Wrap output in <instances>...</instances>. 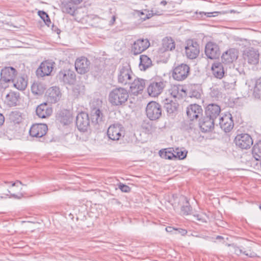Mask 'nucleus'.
<instances>
[{"label": "nucleus", "mask_w": 261, "mask_h": 261, "mask_svg": "<svg viewBox=\"0 0 261 261\" xmlns=\"http://www.w3.org/2000/svg\"><path fill=\"white\" fill-rule=\"evenodd\" d=\"M169 94L173 98H182L187 95V92L182 86L180 85H172L168 90Z\"/></svg>", "instance_id": "nucleus-24"}, {"label": "nucleus", "mask_w": 261, "mask_h": 261, "mask_svg": "<svg viewBox=\"0 0 261 261\" xmlns=\"http://www.w3.org/2000/svg\"><path fill=\"white\" fill-rule=\"evenodd\" d=\"M165 159L171 160L173 158H175V154H174L170 151H166L165 152Z\"/></svg>", "instance_id": "nucleus-50"}, {"label": "nucleus", "mask_w": 261, "mask_h": 261, "mask_svg": "<svg viewBox=\"0 0 261 261\" xmlns=\"http://www.w3.org/2000/svg\"><path fill=\"white\" fill-rule=\"evenodd\" d=\"M10 84H12L15 88L19 90H23L27 87V82L24 77L20 76L18 77L16 81L14 80V82Z\"/></svg>", "instance_id": "nucleus-33"}, {"label": "nucleus", "mask_w": 261, "mask_h": 261, "mask_svg": "<svg viewBox=\"0 0 261 261\" xmlns=\"http://www.w3.org/2000/svg\"><path fill=\"white\" fill-rule=\"evenodd\" d=\"M10 84L8 83L4 78L0 79V90L5 89L9 86Z\"/></svg>", "instance_id": "nucleus-45"}, {"label": "nucleus", "mask_w": 261, "mask_h": 261, "mask_svg": "<svg viewBox=\"0 0 261 261\" xmlns=\"http://www.w3.org/2000/svg\"><path fill=\"white\" fill-rule=\"evenodd\" d=\"M216 239L219 240V239H223V237L220 236H218L216 237Z\"/></svg>", "instance_id": "nucleus-63"}, {"label": "nucleus", "mask_w": 261, "mask_h": 261, "mask_svg": "<svg viewBox=\"0 0 261 261\" xmlns=\"http://www.w3.org/2000/svg\"><path fill=\"white\" fill-rule=\"evenodd\" d=\"M167 4V2L166 1H164V0L161 1V3H160L161 5H164V6L166 5Z\"/></svg>", "instance_id": "nucleus-62"}, {"label": "nucleus", "mask_w": 261, "mask_h": 261, "mask_svg": "<svg viewBox=\"0 0 261 261\" xmlns=\"http://www.w3.org/2000/svg\"><path fill=\"white\" fill-rule=\"evenodd\" d=\"M190 70V67L187 64H181L174 68L172 76L176 81H184L189 75Z\"/></svg>", "instance_id": "nucleus-6"}, {"label": "nucleus", "mask_w": 261, "mask_h": 261, "mask_svg": "<svg viewBox=\"0 0 261 261\" xmlns=\"http://www.w3.org/2000/svg\"><path fill=\"white\" fill-rule=\"evenodd\" d=\"M45 95L48 102L55 103L60 99L62 94L60 89L55 86L49 88L46 91Z\"/></svg>", "instance_id": "nucleus-18"}, {"label": "nucleus", "mask_w": 261, "mask_h": 261, "mask_svg": "<svg viewBox=\"0 0 261 261\" xmlns=\"http://www.w3.org/2000/svg\"><path fill=\"white\" fill-rule=\"evenodd\" d=\"M175 230H176V228H173L172 227H170V226H169V227H167L166 228V230L169 232H172L173 231H175Z\"/></svg>", "instance_id": "nucleus-58"}, {"label": "nucleus", "mask_w": 261, "mask_h": 261, "mask_svg": "<svg viewBox=\"0 0 261 261\" xmlns=\"http://www.w3.org/2000/svg\"><path fill=\"white\" fill-rule=\"evenodd\" d=\"M150 46L147 39H139L134 42L132 46V52L134 55H137L147 49Z\"/></svg>", "instance_id": "nucleus-10"}, {"label": "nucleus", "mask_w": 261, "mask_h": 261, "mask_svg": "<svg viewBox=\"0 0 261 261\" xmlns=\"http://www.w3.org/2000/svg\"><path fill=\"white\" fill-rule=\"evenodd\" d=\"M187 95H188L190 97L195 98L196 99L200 98L201 97L200 91L195 88H191L189 90V91L187 93Z\"/></svg>", "instance_id": "nucleus-40"}, {"label": "nucleus", "mask_w": 261, "mask_h": 261, "mask_svg": "<svg viewBox=\"0 0 261 261\" xmlns=\"http://www.w3.org/2000/svg\"><path fill=\"white\" fill-rule=\"evenodd\" d=\"M52 30L57 33V34H60L61 33L60 30L57 27L55 26L54 24L52 25Z\"/></svg>", "instance_id": "nucleus-53"}, {"label": "nucleus", "mask_w": 261, "mask_h": 261, "mask_svg": "<svg viewBox=\"0 0 261 261\" xmlns=\"http://www.w3.org/2000/svg\"><path fill=\"white\" fill-rule=\"evenodd\" d=\"M187 114L191 121L197 120L202 115L201 107L197 104H192L187 108Z\"/></svg>", "instance_id": "nucleus-17"}, {"label": "nucleus", "mask_w": 261, "mask_h": 261, "mask_svg": "<svg viewBox=\"0 0 261 261\" xmlns=\"http://www.w3.org/2000/svg\"><path fill=\"white\" fill-rule=\"evenodd\" d=\"M238 57V51L234 48H230L224 53L222 56V62L225 64H229L236 60Z\"/></svg>", "instance_id": "nucleus-23"}, {"label": "nucleus", "mask_w": 261, "mask_h": 261, "mask_svg": "<svg viewBox=\"0 0 261 261\" xmlns=\"http://www.w3.org/2000/svg\"><path fill=\"white\" fill-rule=\"evenodd\" d=\"M175 46V42L171 37H165L162 40V49L164 51L174 49Z\"/></svg>", "instance_id": "nucleus-31"}, {"label": "nucleus", "mask_w": 261, "mask_h": 261, "mask_svg": "<svg viewBox=\"0 0 261 261\" xmlns=\"http://www.w3.org/2000/svg\"><path fill=\"white\" fill-rule=\"evenodd\" d=\"M145 80L142 79L136 78L134 80L133 79V81L129 85L130 91L134 95H137L142 92L145 88Z\"/></svg>", "instance_id": "nucleus-19"}, {"label": "nucleus", "mask_w": 261, "mask_h": 261, "mask_svg": "<svg viewBox=\"0 0 261 261\" xmlns=\"http://www.w3.org/2000/svg\"><path fill=\"white\" fill-rule=\"evenodd\" d=\"M153 16V15L152 12H150V13H149L148 14H147L144 17H142V19L143 20H146L147 19H149V18H151Z\"/></svg>", "instance_id": "nucleus-54"}, {"label": "nucleus", "mask_w": 261, "mask_h": 261, "mask_svg": "<svg viewBox=\"0 0 261 261\" xmlns=\"http://www.w3.org/2000/svg\"><path fill=\"white\" fill-rule=\"evenodd\" d=\"M219 125L225 132H230L234 126L231 114L228 113L221 116L219 119Z\"/></svg>", "instance_id": "nucleus-11"}, {"label": "nucleus", "mask_w": 261, "mask_h": 261, "mask_svg": "<svg viewBox=\"0 0 261 261\" xmlns=\"http://www.w3.org/2000/svg\"><path fill=\"white\" fill-rule=\"evenodd\" d=\"M58 80L65 84L72 85L75 81L74 72L70 70H62L57 75Z\"/></svg>", "instance_id": "nucleus-14"}, {"label": "nucleus", "mask_w": 261, "mask_h": 261, "mask_svg": "<svg viewBox=\"0 0 261 261\" xmlns=\"http://www.w3.org/2000/svg\"><path fill=\"white\" fill-rule=\"evenodd\" d=\"M167 82L161 77L151 80L147 87L148 94L152 97L159 95L166 86Z\"/></svg>", "instance_id": "nucleus-3"}, {"label": "nucleus", "mask_w": 261, "mask_h": 261, "mask_svg": "<svg viewBox=\"0 0 261 261\" xmlns=\"http://www.w3.org/2000/svg\"><path fill=\"white\" fill-rule=\"evenodd\" d=\"M253 94L255 97L261 99V77L256 81Z\"/></svg>", "instance_id": "nucleus-37"}, {"label": "nucleus", "mask_w": 261, "mask_h": 261, "mask_svg": "<svg viewBox=\"0 0 261 261\" xmlns=\"http://www.w3.org/2000/svg\"><path fill=\"white\" fill-rule=\"evenodd\" d=\"M137 12L138 15L139 16H140L141 18H142V17H143L142 16L144 15V13H143V11H137Z\"/></svg>", "instance_id": "nucleus-61"}, {"label": "nucleus", "mask_w": 261, "mask_h": 261, "mask_svg": "<svg viewBox=\"0 0 261 261\" xmlns=\"http://www.w3.org/2000/svg\"><path fill=\"white\" fill-rule=\"evenodd\" d=\"M215 120L206 115L199 122V126L202 132L211 131L214 127Z\"/></svg>", "instance_id": "nucleus-26"}, {"label": "nucleus", "mask_w": 261, "mask_h": 261, "mask_svg": "<svg viewBox=\"0 0 261 261\" xmlns=\"http://www.w3.org/2000/svg\"><path fill=\"white\" fill-rule=\"evenodd\" d=\"M9 118L14 123H19L21 120V113L16 111H12L9 115Z\"/></svg>", "instance_id": "nucleus-38"}, {"label": "nucleus", "mask_w": 261, "mask_h": 261, "mask_svg": "<svg viewBox=\"0 0 261 261\" xmlns=\"http://www.w3.org/2000/svg\"><path fill=\"white\" fill-rule=\"evenodd\" d=\"M5 184H8V183H9V182H8V181H5Z\"/></svg>", "instance_id": "nucleus-64"}, {"label": "nucleus", "mask_w": 261, "mask_h": 261, "mask_svg": "<svg viewBox=\"0 0 261 261\" xmlns=\"http://www.w3.org/2000/svg\"><path fill=\"white\" fill-rule=\"evenodd\" d=\"M150 12H152L153 15H161L163 14V10H156L154 9H152L150 10Z\"/></svg>", "instance_id": "nucleus-51"}, {"label": "nucleus", "mask_w": 261, "mask_h": 261, "mask_svg": "<svg viewBox=\"0 0 261 261\" xmlns=\"http://www.w3.org/2000/svg\"><path fill=\"white\" fill-rule=\"evenodd\" d=\"M91 106V118L92 123L96 125L101 122L103 118V114L99 108Z\"/></svg>", "instance_id": "nucleus-27"}, {"label": "nucleus", "mask_w": 261, "mask_h": 261, "mask_svg": "<svg viewBox=\"0 0 261 261\" xmlns=\"http://www.w3.org/2000/svg\"><path fill=\"white\" fill-rule=\"evenodd\" d=\"M195 217L197 218V220L200 221H201L202 222H205L206 221L204 220L202 218H201L199 215H194Z\"/></svg>", "instance_id": "nucleus-59"}, {"label": "nucleus", "mask_w": 261, "mask_h": 261, "mask_svg": "<svg viewBox=\"0 0 261 261\" xmlns=\"http://www.w3.org/2000/svg\"><path fill=\"white\" fill-rule=\"evenodd\" d=\"M47 125L45 124H33L30 129V135L33 137L42 138L47 133Z\"/></svg>", "instance_id": "nucleus-16"}, {"label": "nucleus", "mask_w": 261, "mask_h": 261, "mask_svg": "<svg viewBox=\"0 0 261 261\" xmlns=\"http://www.w3.org/2000/svg\"><path fill=\"white\" fill-rule=\"evenodd\" d=\"M54 62L49 60L42 62L36 71L38 77L49 75L53 70Z\"/></svg>", "instance_id": "nucleus-9"}, {"label": "nucleus", "mask_w": 261, "mask_h": 261, "mask_svg": "<svg viewBox=\"0 0 261 261\" xmlns=\"http://www.w3.org/2000/svg\"><path fill=\"white\" fill-rule=\"evenodd\" d=\"M38 14L43 20H45V18H48V15L43 11H39Z\"/></svg>", "instance_id": "nucleus-49"}, {"label": "nucleus", "mask_w": 261, "mask_h": 261, "mask_svg": "<svg viewBox=\"0 0 261 261\" xmlns=\"http://www.w3.org/2000/svg\"><path fill=\"white\" fill-rule=\"evenodd\" d=\"M152 66L151 60L146 55H142L140 56L139 68L141 70H146Z\"/></svg>", "instance_id": "nucleus-29"}, {"label": "nucleus", "mask_w": 261, "mask_h": 261, "mask_svg": "<svg viewBox=\"0 0 261 261\" xmlns=\"http://www.w3.org/2000/svg\"><path fill=\"white\" fill-rule=\"evenodd\" d=\"M146 113L147 117L150 120H157L160 118L162 115L161 106L155 101H151L147 105Z\"/></svg>", "instance_id": "nucleus-4"}, {"label": "nucleus", "mask_w": 261, "mask_h": 261, "mask_svg": "<svg viewBox=\"0 0 261 261\" xmlns=\"http://www.w3.org/2000/svg\"><path fill=\"white\" fill-rule=\"evenodd\" d=\"M18 94L14 92H10L6 96V100L8 105L10 107H14L17 105L18 101Z\"/></svg>", "instance_id": "nucleus-34"}, {"label": "nucleus", "mask_w": 261, "mask_h": 261, "mask_svg": "<svg viewBox=\"0 0 261 261\" xmlns=\"http://www.w3.org/2000/svg\"><path fill=\"white\" fill-rule=\"evenodd\" d=\"M124 128L119 123L114 124L109 126L107 130L109 138L112 140L117 141L124 136Z\"/></svg>", "instance_id": "nucleus-8"}, {"label": "nucleus", "mask_w": 261, "mask_h": 261, "mask_svg": "<svg viewBox=\"0 0 261 261\" xmlns=\"http://www.w3.org/2000/svg\"><path fill=\"white\" fill-rule=\"evenodd\" d=\"M212 71L214 76L221 79L224 76V67L220 62L214 63L212 66Z\"/></svg>", "instance_id": "nucleus-28"}, {"label": "nucleus", "mask_w": 261, "mask_h": 261, "mask_svg": "<svg viewBox=\"0 0 261 261\" xmlns=\"http://www.w3.org/2000/svg\"><path fill=\"white\" fill-rule=\"evenodd\" d=\"M185 49L186 55L190 59H196L200 53L199 45L193 39H189L186 42Z\"/></svg>", "instance_id": "nucleus-5"}, {"label": "nucleus", "mask_w": 261, "mask_h": 261, "mask_svg": "<svg viewBox=\"0 0 261 261\" xmlns=\"http://www.w3.org/2000/svg\"><path fill=\"white\" fill-rule=\"evenodd\" d=\"M129 94L127 90L124 88L117 87L110 92L109 101L113 106H123L127 101Z\"/></svg>", "instance_id": "nucleus-1"}, {"label": "nucleus", "mask_w": 261, "mask_h": 261, "mask_svg": "<svg viewBox=\"0 0 261 261\" xmlns=\"http://www.w3.org/2000/svg\"><path fill=\"white\" fill-rule=\"evenodd\" d=\"M60 7L63 13H67L71 15H73L74 14L75 8L71 2H62L61 4Z\"/></svg>", "instance_id": "nucleus-32"}, {"label": "nucleus", "mask_w": 261, "mask_h": 261, "mask_svg": "<svg viewBox=\"0 0 261 261\" xmlns=\"http://www.w3.org/2000/svg\"><path fill=\"white\" fill-rule=\"evenodd\" d=\"M45 23L49 27L51 24V21L49 18V16L48 15V18H45V20H43Z\"/></svg>", "instance_id": "nucleus-55"}, {"label": "nucleus", "mask_w": 261, "mask_h": 261, "mask_svg": "<svg viewBox=\"0 0 261 261\" xmlns=\"http://www.w3.org/2000/svg\"><path fill=\"white\" fill-rule=\"evenodd\" d=\"M117 82L122 85H129L133 81L134 74L129 63L125 62L120 65L117 70Z\"/></svg>", "instance_id": "nucleus-2"}, {"label": "nucleus", "mask_w": 261, "mask_h": 261, "mask_svg": "<svg viewBox=\"0 0 261 261\" xmlns=\"http://www.w3.org/2000/svg\"><path fill=\"white\" fill-rule=\"evenodd\" d=\"M175 231V233H180L182 236H185L187 233V230L182 228H176Z\"/></svg>", "instance_id": "nucleus-52"}, {"label": "nucleus", "mask_w": 261, "mask_h": 261, "mask_svg": "<svg viewBox=\"0 0 261 261\" xmlns=\"http://www.w3.org/2000/svg\"><path fill=\"white\" fill-rule=\"evenodd\" d=\"M83 0H71V1L75 4H79L81 3Z\"/></svg>", "instance_id": "nucleus-60"}, {"label": "nucleus", "mask_w": 261, "mask_h": 261, "mask_svg": "<svg viewBox=\"0 0 261 261\" xmlns=\"http://www.w3.org/2000/svg\"><path fill=\"white\" fill-rule=\"evenodd\" d=\"M205 54L210 59H216L219 57L220 51L219 46L214 42H208L205 47Z\"/></svg>", "instance_id": "nucleus-13"}, {"label": "nucleus", "mask_w": 261, "mask_h": 261, "mask_svg": "<svg viewBox=\"0 0 261 261\" xmlns=\"http://www.w3.org/2000/svg\"><path fill=\"white\" fill-rule=\"evenodd\" d=\"M185 203L181 207V212L184 215H188L191 214L192 207L186 198Z\"/></svg>", "instance_id": "nucleus-39"}, {"label": "nucleus", "mask_w": 261, "mask_h": 261, "mask_svg": "<svg viewBox=\"0 0 261 261\" xmlns=\"http://www.w3.org/2000/svg\"><path fill=\"white\" fill-rule=\"evenodd\" d=\"M8 193L7 194V195H9L10 194V197H12V198H16V199H20L23 196V195L21 192L18 193V194H11L9 190H8Z\"/></svg>", "instance_id": "nucleus-48"}, {"label": "nucleus", "mask_w": 261, "mask_h": 261, "mask_svg": "<svg viewBox=\"0 0 261 261\" xmlns=\"http://www.w3.org/2000/svg\"><path fill=\"white\" fill-rule=\"evenodd\" d=\"M90 62L85 57H81L76 59L75 62V68L80 74L87 72L90 69Z\"/></svg>", "instance_id": "nucleus-15"}, {"label": "nucleus", "mask_w": 261, "mask_h": 261, "mask_svg": "<svg viewBox=\"0 0 261 261\" xmlns=\"http://www.w3.org/2000/svg\"><path fill=\"white\" fill-rule=\"evenodd\" d=\"M228 246H231L232 247L233 250L232 251L234 253H235L237 255H240L241 254V248H240V247L233 244H228Z\"/></svg>", "instance_id": "nucleus-46"}, {"label": "nucleus", "mask_w": 261, "mask_h": 261, "mask_svg": "<svg viewBox=\"0 0 261 261\" xmlns=\"http://www.w3.org/2000/svg\"><path fill=\"white\" fill-rule=\"evenodd\" d=\"M16 70L12 67H5L1 70V76L10 84L14 82L17 75Z\"/></svg>", "instance_id": "nucleus-20"}, {"label": "nucleus", "mask_w": 261, "mask_h": 261, "mask_svg": "<svg viewBox=\"0 0 261 261\" xmlns=\"http://www.w3.org/2000/svg\"><path fill=\"white\" fill-rule=\"evenodd\" d=\"M236 146L242 149H247L253 144V140L247 134L238 135L234 140Z\"/></svg>", "instance_id": "nucleus-7"}, {"label": "nucleus", "mask_w": 261, "mask_h": 261, "mask_svg": "<svg viewBox=\"0 0 261 261\" xmlns=\"http://www.w3.org/2000/svg\"><path fill=\"white\" fill-rule=\"evenodd\" d=\"M244 58L249 64L255 65L259 62V53L253 48H249L244 53Z\"/></svg>", "instance_id": "nucleus-22"}, {"label": "nucleus", "mask_w": 261, "mask_h": 261, "mask_svg": "<svg viewBox=\"0 0 261 261\" xmlns=\"http://www.w3.org/2000/svg\"><path fill=\"white\" fill-rule=\"evenodd\" d=\"M223 87L225 89H230L233 88V82H230V80L226 77L224 78V80L223 81Z\"/></svg>", "instance_id": "nucleus-41"}, {"label": "nucleus", "mask_w": 261, "mask_h": 261, "mask_svg": "<svg viewBox=\"0 0 261 261\" xmlns=\"http://www.w3.org/2000/svg\"><path fill=\"white\" fill-rule=\"evenodd\" d=\"M32 92L36 95H41L44 91L43 85L40 83H34L31 86Z\"/></svg>", "instance_id": "nucleus-36"}, {"label": "nucleus", "mask_w": 261, "mask_h": 261, "mask_svg": "<svg viewBox=\"0 0 261 261\" xmlns=\"http://www.w3.org/2000/svg\"><path fill=\"white\" fill-rule=\"evenodd\" d=\"M221 112L220 107L216 104L211 103L207 105L205 109V114L206 116L215 120L220 115Z\"/></svg>", "instance_id": "nucleus-25"}, {"label": "nucleus", "mask_w": 261, "mask_h": 261, "mask_svg": "<svg viewBox=\"0 0 261 261\" xmlns=\"http://www.w3.org/2000/svg\"><path fill=\"white\" fill-rule=\"evenodd\" d=\"M164 103V108L169 114H172L176 111L178 107V103L173 101L169 98H166L163 101Z\"/></svg>", "instance_id": "nucleus-30"}, {"label": "nucleus", "mask_w": 261, "mask_h": 261, "mask_svg": "<svg viewBox=\"0 0 261 261\" xmlns=\"http://www.w3.org/2000/svg\"><path fill=\"white\" fill-rule=\"evenodd\" d=\"M241 254H245V255L251 258L257 256V254L251 249H248L246 251H243V249H241Z\"/></svg>", "instance_id": "nucleus-44"}, {"label": "nucleus", "mask_w": 261, "mask_h": 261, "mask_svg": "<svg viewBox=\"0 0 261 261\" xmlns=\"http://www.w3.org/2000/svg\"><path fill=\"white\" fill-rule=\"evenodd\" d=\"M5 121V117L4 115L0 114V126L2 125Z\"/></svg>", "instance_id": "nucleus-57"}, {"label": "nucleus", "mask_w": 261, "mask_h": 261, "mask_svg": "<svg viewBox=\"0 0 261 261\" xmlns=\"http://www.w3.org/2000/svg\"><path fill=\"white\" fill-rule=\"evenodd\" d=\"M187 152L184 151H181L179 150L178 149H176V151H175V158H178L180 160H182L185 159L187 156Z\"/></svg>", "instance_id": "nucleus-42"}, {"label": "nucleus", "mask_w": 261, "mask_h": 261, "mask_svg": "<svg viewBox=\"0 0 261 261\" xmlns=\"http://www.w3.org/2000/svg\"><path fill=\"white\" fill-rule=\"evenodd\" d=\"M36 113L39 118H45L51 115L53 109L46 102H44L36 108Z\"/></svg>", "instance_id": "nucleus-21"}, {"label": "nucleus", "mask_w": 261, "mask_h": 261, "mask_svg": "<svg viewBox=\"0 0 261 261\" xmlns=\"http://www.w3.org/2000/svg\"><path fill=\"white\" fill-rule=\"evenodd\" d=\"M220 12L217 11H214L212 12H200L199 14L201 15V17L203 18V16H205L207 17H215L218 16V14Z\"/></svg>", "instance_id": "nucleus-43"}, {"label": "nucleus", "mask_w": 261, "mask_h": 261, "mask_svg": "<svg viewBox=\"0 0 261 261\" xmlns=\"http://www.w3.org/2000/svg\"><path fill=\"white\" fill-rule=\"evenodd\" d=\"M89 124L90 120L87 113L81 112L78 114L76 118V125L80 131L83 132L87 131Z\"/></svg>", "instance_id": "nucleus-12"}, {"label": "nucleus", "mask_w": 261, "mask_h": 261, "mask_svg": "<svg viewBox=\"0 0 261 261\" xmlns=\"http://www.w3.org/2000/svg\"><path fill=\"white\" fill-rule=\"evenodd\" d=\"M119 188L123 192H129L130 190V188L127 185L123 184H120L119 185Z\"/></svg>", "instance_id": "nucleus-47"}, {"label": "nucleus", "mask_w": 261, "mask_h": 261, "mask_svg": "<svg viewBox=\"0 0 261 261\" xmlns=\"http://www.w3.org/2000/svg\"><path fill=\"white\" fill-rule=\"evenodd\" d=\"M17 184H19L20 185L22 186L24 185V184H22V182L21 181L17 180L15 182H13L12 184V187L17 186Z\"/></svg>", "instance_id": "nucleus-56"}, {"label": "nucleus", "mask_w": 261, "mask_h": 261, "mask_svg": "<svg viewBox=\"0 0 261 261\" xmlns=\"http://www.w3.org/2000/svg\"><path fill=\"white\" fill-rule=\"evenodd\" d=\"M252 154L255 160H261V141H259L253 146Z\"/></svg>", "instance_id": "nucleus-35"}]
</instances>
